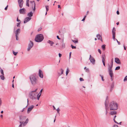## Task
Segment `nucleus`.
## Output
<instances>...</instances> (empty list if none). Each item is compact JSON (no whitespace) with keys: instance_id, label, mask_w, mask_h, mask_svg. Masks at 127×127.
<instances>
[{"instance_id":"1","label":"nucleus","mask_w":127,"mask_h":127,"mask_svg":"<svg viewBox=\"0 0 127 127\" xmlns=\"http://www.w3.org/2000/svg\"><path fill=\"white\" fill-rule=\"evenodd\" d=\"M109 107L110 110H117L118 108V105L115 102L113 101L110 103Z\"/></svg>"},{"instance_id":"2","label":"nucleus","mask_w":127,"mask_h":127,"mask_svg":"<svg viewBox=\"0 0 127 127\" xmlns=\"http://www.w3.org/2000/svg\"><path fill=\"white\" fill-rule=\"evenodd\" d=\"M44 38V36L42 34H38L36 35L35 38V40L36 42H40L43 40Z\"/></svg>"},{"instance_id":"3","label":"nucleus","mask_w":127,"mask_h":127,"mask_svg":"<svg viewBox=\"0 0 127 127\" xmlns=\"http://www.w3.org/2000/svg\"><path fill=\"white\" fill-rule=\"evenodd\" d=\"M30 79L32 85H34L36 84L37 80L35 77L33 75H31L30 77Z\"/></svg>"},{"instance_id":"4","label":"nucleus","mask_w":127,"mask_h":127,"mask_svg":"<svg viewBox=\"0 0 127 127\" xmlns=\"http://www.w3.org/2000/svg\"><path fill=\"white\" fill-rule=\"evenodd\" d=\"M108 97L107 96L106 99V101L105 102V109L106 110V115H107L109 110L108 107Z\"/></svg>"},{"instance_id":"5","label":"nucleus","mask_w":127,"mask_h":127,"mask_svg":"<svg viewBox=\"0 0 127 127\" xmlns=\"http://www.w3.org/2000/svg\"><path fill=\"white\" fill-rule=\"evenodd\" d=\"M33 45V42L31 41H30L27 49L28 51H29L30 49L32 48Z\"/></svg>"},{"instance_id":"6","label":"nucleus","mask_w":127,"mask_h":127,"mask_svg":"<svg viewBox=\"0 0 127 127\" xmlns=\"http://www.w3.org/2000/svg\"><path fill=\"white\" fill-rule=\"evenodd\" d=\"M29 96L30 98L33 99L36 98L35 94L32 93H30L29 94Z\"/></svg>"},{"instance_id":"7","label":"nucleus","mask_w":127,"mask_h":127,"mask_svg":"<svg viewBox=\"0 0 127 127\" xmlns=\"http://www.w3.org/2000/svg\"><path fill=\"white\" fill-rule=\"evenodd\" d=\"M20 14H24L26 13V10L24 8L20 9L19 10Z\"/></svg>"},{"instance_id":"8","label":"nucleus","mask_w":127,"mask_h":127,"mask_svg":"<svg viewBox=\"0 0 127 127\" xmlns=\"http://www.w3.org/2000/svg\"><path fill=\"white\" fill-rule=\"evenodd\" d=\"M64 71V70L62 68L59 69L58 71V76L59 77L60 75L63 74V73Z\"/></svg>"},{"instance_id":"9","label":"nucleus","mask_w":127,"mask_h":127,"mask_svg":"<svg viewBox=\"0 0 127 127\" xmlns=\"http://www.w3.org/2000/svg\"><path fill=\"white\" fill-rule=\"evenodd\" d=\"M18 2L19 7L20 8L22 7L23 3V0H18Z\"/></svg>"},{"instance_id":"10","label":"nucleus","mask_w":127,"mask_h":127,"mask_svg":"<svg viewBox=\"0 0 127 127\" xmlns=\"http://www.w3.org/2000/svg\"><path fill=\"white\" fill-rule=\"evenodd\" d=\"M115 27H114L113 28L112 31L113 34V38L114 39V40L115 39Z\"/></svg>"},{"instance_id":"11","label":"nucleus","mask_w":127,"mask_h":127,"mask_svg":"<svg viewBox=\"0 0 127 127\" xmlns=\"http://www.w3.org/2000/svg\"><path fill=\"white\" fill-rule=\"evenodd\" d=\"M39 75L40 77L41 78H43V73L41 70L39 69Z\"/></svg>"},{"instance_id":"12","label":"nucleus","mask_w":127,"mask_h":127,"mask_svg":"<svg viewBox=\"0 0 127 127\" xmlns=\"http://www.w3.org/2000/svg\"><path fill=\"white\" fill-rule=\"evenodd\" d=\"M31 18L29 17H28L24 19V23H26L30 21L31 19Z\"/></svg>"},{"instance_id":"13","label":"nucleus","mask_w":127,"mask_h":127,"mask_svg":"<svg viewBox=\"0 0 127 127\" xmlns=\"http://www.w3.org/2000/svg\"><path fill=\"white\" fill-rule=\"evenodd\" d=\"M108 72L111 78V79L112 81L113 80L112 79V77L113 76V73L112 70H109L108 71Z\"/></svg>"},{"instance_id":"14","label":"nucleus","mask_w":127,"mask_h":127,"mask_svg":"<svg viewBox=\"0 0 127 127\" xmlns=\"http://www.w3.org/2000/svg\"><path fill=\"white\" fill-rule=\"evenodd\" d=\"M26 118V117L25 116H19V119L22 121L24 120Z\"/></svg>"},{"instance_id":"15","label":"nucleus","mask_w":127,"mask_h":127,"mask_svg":"<svg viewBox=\"0 0 127 127\" xmlns=\"http://www.w3.org/2000/svg\"><path fill=\"white\" fill-rule=\"evenodd\" d=\"M34 107V106L33 105H32L27 110V113H29L32 110Z\"/></svg>"},{"instance_id":"16","label":"nucleus","mask_w":127,"mask_h":127,"mask_svg":"<svg viewBox=\"0 0 127 127\" xmlns=\"http://www.w3.org/2000/svg\"><path fill=\"white\" fill-rule=\"evenodd\" d=\"M105 56L104 55H102V62L103 63V65L104 66H105V64L104 63V61H105Z\"/></svg>"},{"instance_id":"17","label":"nucleus","mask_w":127,"mask_h":127,"mask_svg":"<svg viewBox=\"0 0 127 127\" xmlns=\"http://www.w3.org/2000/svg\"><path fill=\"white\" fill-rule=\"evenodd\" d=\"M115 62L117 64H121V63L119 59L117 58H116L115 59Z\"/></svg>"},{"instance_id":"18","label":"nucleus","mask_w":127,"mask_h":127,"mask_svg":"<svg viewBox=\"0 0 127 127\" xmlns=\"http://www.w3.org/2000/svg\"><path fill=\"white\" fill-rule=\"evenodd\" d=\"M96 37H97L98 39L100 40L101 41H102V37L99 34L97 35Z\"/></svg>"},{"instance_id":"19","label":"nucleus","mask_w":127,"mask_h":127,"mask_svg":"<svg viewBox=\"0 0 127 127\" xmlns=\"http://www.w3.org/2000/svg\"><path fill=\"white\" fill-rule=\"evenodd\" d=\"M90 60L91 63H92L94 64H95V60L94 58L92 57V58H91Z\"/></svg>"},{"instance_id":"20","label":"nucleus","mask_w":127,"mask_h":127,"mask_svg":"<svg viewBox=\"0 0 127 127\" xmlns=\"http://www.w3.org/2000/svg\"><path fill=\"white\" fill-rule=\"evenodd\" d=\"M47 43L50 44L51 46H52L54 43L52 41L50 40H48L47 41Z\"/></svg>"},{"instance_id":"21","label":"nucleus","mask_w":127,"mask_h":127,"mask_svg":"<svg viewBox=\"0 0 127 127\" xmlns=\"http://www.w3.org/2000/svg\"><path fill=\"white\" fill-rule=\"evenodd\" d=\"M20 32V29H18L17 30H16L15 32V34L16 35H18L19 33Z\"/></svg>"},{"instance_id":"22","label":"nucleus","mask_w":127,"mask_h":127,"mask_svg":"<svg viewBox=\"0 0 127 127\" xmlns=\"http://www.w3.org/2000/svg\"><path fill=\"white\" fill-rule=\"evenodd\" d=\"M28 121L29 119L28 118H27L26 119V121L25 122H23V126H25L28 123Z\"/></svg>"},{"instance_id":"23","label":"nucleus","mask_w":127,"mask_h":127,"mask_svg":"<svg viewBox=\"0 0 127 127\" xmlns=\"http://www.w3.org/2000/svg\"><path fill=\"white\" fill-rule=\"evenodd\" d=\"M33 15V13L32 12V11H31L30 12L28 13L27 15L29 16V17L31 18V17Z\"/></svg>"},{"instance_id":"24","label":"nucleus","mask_w":127,"mask_h":127,"mask_svg":"<svg viewBox=\"0 0 127 127\" xmlns=\"http://www.w3.org/2000/svg\"><path fill=\"white\" fill-rule=\"evenodd\" d=\"M31 2L32 3V4L34 6V8H33V10L34 11L35 10V2L34 1H31Z\"/></svg>"},{"instance_id":"25","label":"nucleus","mask_w":127,"mask_h":127,"mask_svg":"<svg viewBox=\"0 0 127 127\" xmlns=\"http://www.w3.org/2000/svg\"><path fill=\"white\" fill-rule=\"evenodd\" d=\"M113 67V64H111V66L108 65V71L112 70V68Z\"/></svg>"},{"instance_id":"26","label":"nucleus","mask_w":127,"mask_h":127,"mask_svg":"<svg viewBox=\"0 0 127 127\" xmlns=\"http://www.w3.org/2000/svg\"><path fill=\"white\" fill-rule=\"evenodd\" d=\"M0 77L1 79L2 80H4L5 79V77L4 76V74H1L0 76Z\"/></svg>"},{"instance_id":"27","label":"nucleus","mask_w":127,"mask_h":127,"mask_svg":"<svg viewBox=\"0 0 127 127\" xmlns=\"http://www.w3.org/2000/svg\"><path fill=\"white\" fill-rule=\"evenodd\" d=\"M117 113V112L116 111H112L110 112V114L112 115L116 114Z\"/></svg>"},{"instance_id":"28","label":"nucleus","mask_w":127,"mask_h":127,"mask_svg":"<svg viewBox=\"0 0 127 127\" xmlns=\"http://www.w3.org/2000/svg\"><path fill=\"white\" fill-rule=\"evenodd\" d=\"M62 48L63 49L65 47V44L64 43V40H63L62 42Z\"/></svg>"},{"instance_id":"29","label":"nucleus","mask_w":127,"mask_h":127,"mask_svg":"<svg viewBox=\"0 0 127 127\" xmlns=\"http://www.w3.org/2000/svg\"><path fill=\"white\" fill-rule=\"evenodd\" d=\"M0 68V73L1 74H4L3 70L1 68V67Z\"/></svg>"},{"instance_id":"30","label":"nucleus","mask_w":127,"mask_h":127,"mask_svg":"<svg viewBox=\"0 0 127 127\" xmlns=\"http://www.w3.org/2000/svg\"><path fill=\"white\" fill-rule=\"evenodd\" d=\"M105 44L101 46V47L102 48L103 50H104L105 49Z\"/></svg>"},{"instance_id":"31","label":"nucleus","mask_w":127,"mask_h":127,"mask_svg":"<svg viewBox=\"0 0 127 127\" xmlns=\"http://www.w3.org/2000/svg\"><path fill=\"white\" fill-rule=\"evenodd\" d=\"M45 7L46 9V11L47 12L49 10V6L48 5L46 6Z\"/></svg>"},{"instance_id":"32","label":"nucleus","mask_w":127,"mask_h":127,"mask_svg":"<svg viewBox=\"0 0 127 127\" xmlns=\"http://www.w3.org/2000/svg\"><path fill=\"white\" fill-rule=\"evenodd\" d=\"M84 69H86L85 71L86 72H89V70L88 68H86V67H85L84 68Z\"/></svg>"},{"instance_id":"33","label":"nucleus","mask_w":127,"mask_h":127,"mask_svg":"<svg viewBox=\"0 0 127 127\" xmlns=\"http://www.w3.org/2000/svg\"><path fill=\"white\" fill-rule=\"evenodd\" d=\"M20 125H19L18 127H21L23 124V122L20 121Z\"/></svg>"},{"instance_id":"34","label":"nucleus","mask_w":127,"mask_h":127,"mask_svg":"<svg viewBox=\"0 0 127 127\" xmlns=\"http://www.w3.org/2000/svg\"><path fill=\"white\" fill-rule=\"evenodd\" d=\"M114 82H113L112 83L111 85V89H112L114 87Z\"/></svg>"},{"instance_id":"35","label":"nucleus","mask_w":127,"mask_h":127,"mask_svg":"<svg viewBox=\"0 0 127 127\" xmlns=\"http://www.w3.org/2000/svg\"><path fill=\"white\" fill-rule=\"evenodd\" d=\"M69 72V69L68 68H67L66 69V75H67V74H68Z\"/></svg>"},{"instance_id":"36","label":"nucleus","mask_w":127,"mask_h":127,"mask_svg":"<svg viewBox=\"0 0 127 127\" xmlns=\"http://www.w3.org/2000/svg\"><path fill=\"white\" fill-rule=\"evenodd\" d=\"M120 68V67L119 66H118L116 67L115 69V70H119Z\"/></svg>"},{"instance_id":"37","label":"nucleus","mask_w":127,"mask_h":127,"mask_svg":"<svg viewBox=\"0 0 127 127\" xmlns=\"http://www.w3.org/2000/svg\"><path fill=\"white\" fill-rule=\"evenodd\" d=\"M72 41L74 43H78V40H72Z\"/></svg>"},{"instance_id":"38","label":"nucleus","mask_w":127,"mask_h":127,"mask_svg":"<svg viewBox=\"0 0 127 127\" xmlns=\"http://www.w3.org/2000/svg\"><path fill=\"white\" fill-rule=\"evenodd\" d=\"M40 95H39L38 94V95H37V99L38 100H39V97H40Z\"/></svg>"},{"instance_id":"39","label":"nucleus","mask_w":127,"mask_h":127,"mask_svg":"<svg viewBox=\"0 0 127 127\" xmlns=\"http://www.w3.org/2000/svg\"><path fill=\"white\" fill-rule=\"evenodd\" d=\"M127 80V76H126L125 77L124 81H125Z\"/></svg>"},{"instance_id":"40","label":"nucleus","mask_w":127,"mask_h":127,"mask_svg":"<svg viewBox=\"0 0 127 127\" xmlns=\"http://www.w3.org/2000/svg\"><path fill=\"white\" fill-rule=\"evenodd\" d=\"M21 23V22H20L18 23H17V27H19L20 26V25Z\"/></svg>"},{"instance_id":"41","label":"nucleus","mask_w":127,"mask_h":127,"mask_svg":"<svg viewBox=\"0 0 127 127\" xmlns=\"http://www.w3.org/2000/svg\"><path fill=\"white\" fill-rule=\"evenodd\" d=\"M18 35H15V36L16 37V39L17 40H19V39L18 38Z\"/></svg>"},{"instance_id":"42","label":"nucleus","mask_w":127,"mask_h":127,"mask_svg":"<svg viewBox=\"0 0 127 127\" xmlns=\"http://www.w3.org/2000/svg\"><path fill=\"white\" fill-rule=\"evenodd\" d=\"M71 46L72 49H76V47L73 46L72 45H71Z\"/></svg>"},{"instance_id":"43","label":"nucleus","mask_w":127,"mask_h":127,"mask_svg":"<svg viewBox=\"0 0 127 127\" xmlns=\"http://www.w3.org/2000/svg\"><path fill=\"white\" fill-rule=\"evenodd\" d=\"M100 76L101 77L102 80L103 81H104V80L103 79V76L101 75H100Z\"/></svg>"},{"instance_id":"44","label":"nucleus","mask_w":127,"mask_h":127,"mask_svg":"<svg viewBox=\"0 0 127 127\" xmlns=\"http://www.w3.org/2000/svg\"><path fill=\"white\" fill-rule=\"evenodd\" d=\"M13 53L14 55H16L17 54V52H15L14 51H13Z\"/></svg>"},{"instance_id":"45","label":"nucleus","mask_w":127,"mask_h":127,"mask_svg":"<svg viewBox=\"0 0 127 127\" xmlns=\"http://www.w3.org/2000/svg\"><path fill=\"white\" fill-rule=\"evenodd\" d=\"M57 112L58 113H59L60 114L59 111L60 110V109L59 108H58L57 109Z\"/></svg>"},{"instance_id":"46","label":"nucleus","mask_w":127,"mask_h":127,"mask_svg":"<svg viewBox=\"0 0 127 127\" xmlns=\"http://www.w3.org/2000/svg\"><path fill=\"white\" fill-rule=\"evenodd\" d=\"M43 90V89H41L40 91V92H39V94H38L39 95H41V93L42 92V91Z\"/></svg>"},{"instance_id":"47","label":"nucleus","mask_w":127,"mask_h":127,"mask_svg":"<svg viewBox=\"0 0 127 127\" xmlns=\"http://www.w3.org/2000/svg\"><path fill=\"white\" fill-rule=\"evenodd\" d=\"M86 16H84V18H83V19H82L81 21H84L85 20V19L86 18Z\"/></svg>"},{"instance_id":"48","label":"nucleus","mask_w":127,"mask_h":127,"mask_svg":"<svg viewBox=\"0 0 127 127\" xmlns=\"http://www.w3.org/2000/svg\"><path fill=\"white\" fill-rule=\"evenodd\" d=\"M2 103V101L1 98H0V107Z\"/></svg>"},{"instance_id":"49","label":"nucleus","mask_w":127,"mask_h":127,"mask_svg":"<svg viewBox=\"0 0 127 127\" xmlns=\"http://www.w3.org/2000/svg\"><path fill=\"white\" fill-rule=\"evenodd\" d=\"M37 89H36L35 90H33L31 92V93H33L36 92L37 90Z\"/></svg>"},{"instance_id":"50","label":"nucleus","mask_w":127,"mask_h":127,"mask_svg":"<svg viewBox=\"0 0 127 127\" xmlns=\"http://www.w3.org/2000/svg\"><path fill=\"white\" fill-rule=\"evenodd\" d=\"M80 80L81 81H83L84 80L82 78H80Z\"/></svg>"},{"instance_id":"51","label":"nucleus","mask_w":127,"mask_h":127,"mask_svg":"<svg viewBox=\"0 0 127 127\" xmlns=\"http://www.w3.org/2000/svg\"><path fill=\"white\" fill-rule=\"evenodd\" d=\"M26 5L28 7L29 6V2H26Z\"/></svg>"},{"instance_id":"52","label":"nucleus","mask_w":127,"mask_h":127,"mask_svg":"<svg viewBox=\"0 0 127 127\" xmlns=\"http://www.w3.org/2000/svg\"><path fill=\"white\" fill-rule=\"evenodd\" d=\"M98 51L100 54H101V51H100L99 49H98Z\"/></svg>"},{"instance_id":"53","label":"nucleus","mask_w":127,"mask_h":127,"mask_svg":"<svg viewBox=\"0 0 127 127\" xmlns=\"http://www.w3.org/2000/svg\"><path fill=\"white\" fill-rule=\"evenodd\" d=\"M8 5H7L6 7L5 8H4V9L5 10H6L7 9V8H8Z\"/></svg>"},{"instance_id":"54","label":"nucleus","mask_w":127,"mask_h":127,"mask_svg":"<svg viewBox=\"0 0 127 127\" xmlns=\"http://www.w3.org/2000/svg\"><path fill=\"white\" fill-rule=\"evenodd\" d=\"M113 127H119L117 125H114Z\"/></svg>"},{"instance_id":"55","label":"nucleus","mask_w":127,"mask_h":127,"mask_svg":"<svg viewBox=\"0 0 127 127\" xmlns=\"http://www.w3.org/2000/svg\"><path fill=\"white\" fill-rule=\"evenodd\" d=\"M71 52H70L69 53V57L70 58V57L71 56Z\"/></svg>"},{"instance_id":"56","label":"nucleus","mask_w":127,"mask_h":127,"mask_svg":"<svg viewBox=\"0 0 127 127\" xmlns=\"http://www.w3.org/2000/svg\"><path fill=\"white\" fill-rule=\"evenodd\" d=\"M113 120L114 121V122L115 123H117V124H118V123L115 120V119H113Z\"/></svg>"},{"instance_id":"57","label":"nucleus","mask_w":127,"mask_h":127,"mask_svg":"<svg viewBox=\"0 0 127 127\" xmlns=\"http://www.w3.org/2000/svg\"><path fill=\"white\" fill-rule=\"evenodd\" d=\"M17 22H20V20L18 19V17L17 19Z\"/></svg>"},{"instance_id":"58","label":"nucleus","mask_w":127,"mask_h":127,"mask_svg":"<svg viewBox=\"0 0 127 127\" xmlns=\"http://www.w3.org/2000/svg\"><path fill=\"white\" fill-rule=\"evenodd\" d=\"M57 38L58 39H59V40H60L61 39L59 37V36H58V35H57Z\"/></svg>"},{"instance_id":"59","label":"nucleus","mask_w":127,"mask_h":127,"mask_svg":"<svg viewBox=\"0 0 127 127\" xmlns=\"http://www.w3.org/2000/svg\"><path fill=\"white\" fill-rule=\"evenodd\" d=\"M117 42L119 45L121 44L120 42L119 41H118V40H117Z\"/></svg>"},{"instance_id":"60","label":"nucleus","mask_w":127,"mask_h":127,"mask_svg":"<svg viewBox=\"0 0 127 127\" xmlns=\"http://www.w3.org/2000/svg\"><path fill=\"white\" fill-rule=\"evenodd\" d=\"M117 14L118 15H119V12L118 11H117Z\"/></svg>"},{"instance_id":"61","label":"nucleus","mask_w":127,"mask_h":127,"mask_svg":"<svg viewBox=\"0 0 127 127\" xmlns=\"http://www.w3.org/2000/svg\"><path fill=\"white\" fill-rule=\"evenodd\" d=\"M59 57H61L62 56V54L60 53L59 54Z\"/></svg>"},{"instance_id":"62","label":"nucleus","mask_w":127,"mask_h":127,"mask_svg":"<svg viewBox=\"0 0 127 127\" xmlns=\"http://www.w3.org/2000/svg\"><path fill=\"white\" fill-rule=\"evenodd\" d=\"M41 28H39L38 30V32L40 31L41 30Z\"/></svg>"},{"instance_id":"63","label":"nucleus","mask_w":127,"mask_h":127,"mask_svg":"<svg viewBox=\"0 0 127 127\" xmlns=\"http://www.w3.org/2000/svg\"><path fill=\"white\" fill-rule=\"evenodd\" d=\"M92 56L91 55H90V58L89 59V60L91 58H92Z\"/></svg>"},{"instance_id":"64","label":"nucleus","mask_w":127,"mask_h":127,"mask_svg":"<svg viewBox=\"0 0 127 127\" xmlns=\"http://www.w3.org/2000/svg\"><path fill=\"white\" fill-rule=\"evenodd\" d=\"M25 108H23V109L22 110V111H21V112H23V111L24 110H25Z\"/></svg>"}]
</instances>
